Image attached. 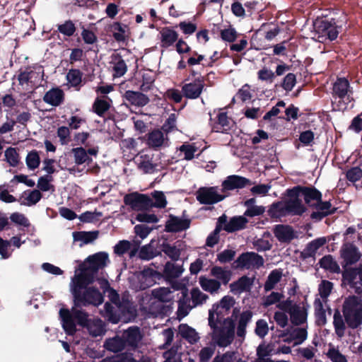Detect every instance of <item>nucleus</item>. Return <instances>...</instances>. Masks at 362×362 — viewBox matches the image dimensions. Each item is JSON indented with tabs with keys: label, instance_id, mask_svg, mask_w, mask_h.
<instances>
[{
	"label": "nucleus",
	"instance_id": "1",
	"mask_svg": "<svg viewBox=\"0 0 362 362\" xmlns=\"http://www.w3.org/2000/svg\"><path fill=\"white\" fill-rule=\"evenodd\" d=\"M62 327L69 334H73L76 331V322L81 326H86L90 335L93 337L102 336L105 333L104 324L101 320H88L86 313L73 308L70 312L67 309L62 308L59 310Z\"/></svg>",
	"mask_w": 362,
	"mask_h": 362
},
{
	"label": "nucleus",
	"instance_id": "2",
	"mask_svg": "<svg viewBox=\"0 0 362 362\" xmlns=\"http://www.w3.org/2000/svg\"><path fill=\"white\" fill-rule=\"evenodd\" d=\"M90 278L83 279L81 275H78L75 272L74 277L70 284V290L74 297L75 305L76 308L78 305H93L98 306L103 301L102 293L95 288L89 286L85 289L81 294L80 290L83 286L92 281Z\"/></svg>",
	"mask_w": 362,
	"mask_h": 362
},
{
	"label": "nucleus",
	"instance_id": "3",
	"mask_svg": "<svg viewBox=\"0 0 362 362\" xmlns=\"http://www.w3.org/2000/svg\"><path fill=\"white\" fill-rule=\"evenodd\" d=\"M99 284L103 290L107 293L110 300L115 304V307L106 303L104 309L100 311L102 315L107 318L110 322L116 324L121 317V314L125 315L126 313H133L129 303L126 300L119 301V295L112 288H109L108 282L106 280H99Z\"/></svg>",
	"mask_w": 362,
	"mask_h": 362
},
{
	"label": "nucleus",
	"instance_id": "4",
	"mask_svg": "<svg viewBox=\"0 0 362 362\" xmlns=\"http://www.w3.org/2000/svg\"><path fill=\"white\" fill-rule=\"evenodd\" d=\"M109 262L108 254L105 252H99L88 256L75 272L83 279L90 278L93 280L98 271L105 268Z\"/></svg>",
	"mask_w": 362,
	"mask_h": 362
},
{
	"label": "nucleus",
	"instance_id": "5",
	"mask_svg": "<svg viewBox=\"0 0 362 362\" xmlns=\"http://www.w3.org/2000/svg\"><path fill=\"white\" fill-rule=\"evenodd\" d=\"M210 327L212 339L218 346L226 347L233 341L235 324L231 318H225L222 322H214V325Z\"/></svg>",
	"mask_w": 362,
	"mask_h": 362
},
{
	"label": "nucleus",
	"instance_id": "6",
	"mask_svg": "<svg viewBox=\"0 0 362 362\" xmlns=\"http://www.w3.org/2000/svg\"><path fill=\"white\" fill-rule=\"evenodd\" d=\"M343 313L349 326L357 327L362 322V300L356 296L348 298L344 302Z\"/></svg>",
	"mask_w": 362,
	"mask_h": 362
},
{
	"label": "nucleus",
	"instance_id": "7",
	"mask_svg": "<svg viewBox=\"0 0 362 362\" xmlns=\"http://www.w3.org/2000/svg\"><path fill=\"white\" fill-rule=\"evenodd\" d=\"M235 300L233 297L226 296L217 304H214L209 313V325H214V322H222V319L229 313L233 307Z\"/></svg>",
	"mask_w": 362,
	"mask_h": 362
},
{
	"label": "nucleus",
	"instance_id": "8",
	"mask_svg": "<svg viewBox=\"0 0 362 362\" xmlns=\"http://www.w3.org/2000/svg\"><path fill=\"white\" fill-rule=\"evenodd\" d=\"M278 308L290 315L293 324L298 325L307 320V309L303 305L293 303L290 300L284 301L278 304Z\"/></svg>",
	"mask_w": 362,
	"mask_h": 362
},
{
	"label": "nucleus",
	"instance_id": "9",
	"mask_svg": "<svg viewBox=\"0 0 362 362\" xmlns=\"http://www.w3.org/2000/svg\"><path fill=\"white\" fill-rule=\"evenodd\" d=\"M172 288L175 291H180L177 315V318L181 320L189 314L192 306L190 305V300L188 297L187 289L181 282L173 281L172 284Z\"/></svg>",
	"mask_w": 362,
	"mask_h": 362
},
{
	"label": "nucleus",
	"instance_id": "10",
	"mask_svg": "<svg viewBox=\"0 0 362 362\" xmlns=\"http://www.w3.org/2000/svg\"><path fill=\"white\" fill-rule=\"evenodd\" d=\"M314 28L317 36H315L319 42L323 41L325 37L330 40H335L338 36L337 28L326 20H317L314 23Z\"/></svg>",
	"mask_w": 362,
	"mask_h": 362
},
{
	"label": "nucleus",
	"instance_id": "11",
	"mask_svg": "<svg viewBox=\"0 0 362 362\" xmlns=\"http://www.w3.org/2000/svg\"><path fill=\"white\" fill-rule=\"evenodd\" d=\"M227 195L221 194L217 187H201L197 192V199L204 204H213L222 201Z\"/></svg>",
	"mask_w": 362,
	"mask_h": 362
},
{
	"label": "nucleus",
	"instance_id": "12",
	"mask_svg": "<svg viewBox=\"0 0 362 362\" xmlns=\"http://www.w3.org/2000/svg\"><path fill=\"white\" fill-rule=\"evenodd\" d=\"M286 203L289 214L291 215H301L305 208L302 204L300 187H295L287 191Z\"/></svg>",
	"mask_w": 362,
	"mask_h": 362
},
{
	"label": "nucleus",
	"instance_id": "13",
	"mask_svg": "<svg viewBox=\"0 0 362 362\" xmlns=\"http://www.w3.org/2000/svg\"><path fill=\"white\" fill-rule=\"evenodd\" d=\"M124 202L136 211H144L153 206V202L148 196L138 193L126 195Z\"/></svg>",
	"mask_w": 362,
	"mask_h": 362
},
{
	"label": "nucleus",
	"instance_id": "14",
	"mask_svg": "<svg viewBox=\"0 0 362 362\" xmlns=\"http://www.w3.org/2000/svg\"><path fill=\"white\" fill-rule=\"evenodd\" d=\"M141 307L148 317L156 316L160 313L163 308L161 303L153 297L152 295H146L143 297Z\"/></svg>",
	"mask_w": 362,
	"mask_h": 362
},
{
	"label": "nucleus",
	"instance_id": "15",
	"mask_svg": "<svg viewBox=\"0 0 362 362\" xmlns=\"http://www.w3.org/2000/svg\"><path fill=\"white\" fill-rule=\"evenodd\" d=\"M238 267L246 269L259 268L264 264L263 258L255 252H246L236 260Z\"/></svg>",
	"mask_w": 362,
	"mask_h": 362
},
{
	"label": "nucleus",
	"instance_id": "16",
	"mask_svg": "<svg viewBox=\"0 0 362 362\" xmlns=\"http://www.w3.org/2000/svg\"><path fill=\"white\" fill-rule=\"evenodd\" d=\"M249 180L238 175H230L222 183V192L244 187Z\"/></svg>",
	"mask_w": 362,
	"mask_h": 362
},
{
	"label": "nucleus",
	"instance_id": "17",
	"mask_svg": "<svg viewBox=\"0 0 362 362\" xmlns=\"http://www.w3.org/2000/svg\"><path fill=\"white\" fill-rule=\"evenodd\" d=\"M178 38V33L169 27L163 28L159 33L160 47L168 48L172 46Z\"/></svg>",
	"mask_w": 362,
	"mask_h": 362
},
{
	"label": "nucleus",
	"instance_id": "18",
	"mask_svg": "<svg viewBox=\"0 0 362 362\" xmlns=\"http://www.w3.org/2000/svg\"><path fill=\"white\" fill-rule=\"evenodd\" d=\"M341 256L346 265L356 262L360 258L357 248L350 243H346L342 246Z\"/></svg>",
	"mask_w": 362,
	"mask_h": 362
},
{
	"label": "nucleus",
	"instance_id": "19",
	"mask_svg": "<svg viewBox=\"0 0 362 362\" xmlns=\"http://www.w3.org/2000/svg\"><path fill=\"white\" fill-rule=\"evenodd\" d=\"M274 233L278 240L281 243L290 242L296 237L293 228L286 225H276L274 228Z\"/></svg>",
	"mask_w": 362,
	"mask_h": 362
},
{
	"label": "nucleus",
	"instance_id": "20",
	"mask_svg": "<svg viewBox=\"0 0 362 362\" xmlns=\"http://www.w3.org/2000/svg\"><path fill=\"white\" fill-rule=\"evenodd\" d=\"M204 86V81L199 78L192 83L185 84L182 87V91L187 98L194 99L200 95Z\"/></svg>",
	"mask_w": 362,
	"mask_h": 362
},
{
	"label": "nucleus",
	"instance_id": "21",
	"mask_svg": "<svg viewBox=\"0 0 362 362\" xmlns=\"http://www.w3.org/2000/svg\"><path fill=\"white\" fill-rule=\"evenodd\" d=\"M98 231H79L73 232L72 233L74 243L78 245L80 247L93 243L98 238Z\"/></svg>",
	"mask_w": 362,
	"mask_h": 362
},
{
	"label": "nucleus",
	"instance_id": "22",
	"mask_svg": "<svg viewBox=\"0 0 362 362\" xmlns=\"http://www.w3.org/2000/svg\"><path fill=\"white\" fill-rule=\"evenodd\" d=\"M138 279L141 283L139 288L145 289L156 283L158 279V274L153 269L148 268L139 274Z\"/></svg>",
	"mask_w": 362,
	"mask_h": 362
},
{
	"label": "nucleus",
	"instance_id": "23",
	"mask_svg": "<svg viewBox=\"0 0 362 362\" xmlns=\"http://www.w3.org/2000/svg\"><path fill=\"white\" fill-rule=\"evenodd\" d=\"M253 284V280L246 276L240 277L236 281L230 284V290L234 294H240L249 291Z\"/></svg>",
	"mask_w": 362,
	"mask_h": 362
},
{
	"label": "nucleus",
	"instance_id": "24",
	"mask_svg": "<svg viewBox=\"0 0 362 362\" xmlns=\"http://www.w3.org/2000/svg\"><path fill=\"white\" fill-rule=\"evenodd\" d=\"M122 338L125 344L134 347L141 340L142 335L139 327H132L124 332Z\"/></svg>",
	"mask_w": 362,
	"mask_h": 362
},
{
	"label": "nucleus",
	"instance_id": "25",
	"mask_svg": "<svg viewBox=\"0 0 362 362\" xmlns=\"http://www.w3.org/2000/svg\"><path fill=\"white\" fill-rule=\"evenodd\" d=\"M300 197L304 199L305 202L312 207H314L321 199V193L315 189L300 188Z\"/></svg>",
	"mask_w": 362,
	"mask_h": 362
},
{
	"label": "nucleus",
	"instance_id": "26",
	"mask_svg": "<svg viewBox=\"0 0 362 362\" xmlns=\"http://www.w3.org/2000/svg\"><path fill=\"white\" fill-rule=\"evenodd\" d=\"M189 227V221L175 216H170L165 225L168 232H177L185 230Z\"/></svg>",
	"mask_w": 362,
	"mask_h": 362
},
{
	"label": "nucleus",
	"instance_id": "27",
	"mask_svg": "<svg viewBox=\"0 0 362 362\" xmlns=\"http://www.w3.org/2000/svg\"><path fill=\"white\" fill-rule=\"evenodd\" d=\"M210 274L216 280L219 281L221 284H227L232 277V272L229 269L219 266L213 267L210 270Z\"/></svg>",
	"mask_w": 362,
	"mask_h": 362
},
{
	"label": "nucleus",
	"instance_id": "28",
	"mask_svg": "<svg viewBox=\"0 0 362 362\" xmlns=\"http://www.w3.org/2000/svg\"><path fill=\"white\" fill-rule=\"evenodd\" d=\"M314 207L316 211L311 214V217L317 220H321L323 217L332 214L335 211L329 202H322L321 199Z\"/></svg>",
	"mask_w": 362,
	"mask_h": 362
},
{
	"label": "nucleus",
	"instance_id": "29",
	"mask_svg": "<svg viewBox=\"0 0 362 362\" xmlns=\"http://www.w3.org/2000/svg\"><path fill=\"white\" fill-rule=\"evenodd\" d=\"M199 284L204 291L211 294L218 293L221 286L219 281L206 276H199Z\"/></svg>",
	"mask_w": 362,
	"mask_h": 362
},
{
	"label": "nucleus",
	"instance_id": "30",
	"mask_svg": "<svg viewBox=\"0 0 362 362\" xmlns=\"http://www.w3.org/2000/svg\"><path fill=\"white\" fill-rule=\"evenodd\" d=\"M124 97L129 103L139 107L146 105L149 101V99L146 95L136 91L127 90L124 93Z\"/></svg>",
	"mask_w": 362,
	"mask_h": 362
},
{
	"label": "nucleus",
	"instance_id": "31",
	"mask_svg": "<svg viewBox=\"0 0 362 362\" xmlns=\"http://www.w3.org/2000/svg\"><path fill=\"white\" fill-rule=\"evenodd\" d=\"M43 99L47 104L58 106L63 101L64 93L59 88H52L45 93Z\"/></svg>",
	"mask_w": 362,
	"mask_h": 362
},
{
	"label": "nucleus",
	"instance_id": "32",
	"mask_svg": "<svg viewBox=\"0 0 362 362\" xmlns=\"http://www.w3.org/2000/svg\"><path fill=\"white\" fill-rule=\"evenodd\" d=\"M247 223V219L244 216H234L225 224L224 229L229 232H234L243 229Z\"/></svg>",
	"mask_w": 362,
	"mask_h": 362
},
{
	"label": "nucleus",
	"instance_id": "33",
	"mask_svg": "<svg viewBox=\"0 0 362 362\" xmlns=\"http://www.w3.org/2000/svg\"><path fill=\"white\" fill-rule=\"evenodd\" d=\"M180 334L189 343L194 344L199 339L197 332L187 324H182L178 327Z\"/></svg>",
	"mask_w": 362,
	"mask_h": 362
},
{
	"label": "nucleus",
	"instance_id": "34",
	"mask_svg": "<svg viewBox=\"0 0 362 362\" xmlns=\"http://www.w3.org/2000/svg\"><path fill=\"white\" fill-rule=\"evenodd\" d=\"M174 289L171 291L169 288L160 287L152 290L151 295L160 303L170 302L174 298Z\"/></svg>",
	"mask_w": 362,
	"mask_h": 362
},
{
	"label": "nucleus",
	"instance_id": "35",
	"mask_svg": "<svg viewBox=\"0 0 362 362\" xmlns=\"http://www.w3.org/2000/svg\"><path fill=\"white\" fill-rule=\"evenodd\" d=\"M287 334L293 339L294 346L301 344L308 337V332L305 327L291 328L287 331Z\"/></svg>",
	"mask_w": 362,
	"mask_h": 362
},
{
	"label": "nucleus",
	"instance_id": "36",
	"mask_svg": "<svg viewBox=\"0 0 362 362\" xmlns=\"http://www.w3.org/2000/svg\"><path fill=\"white\" fill-rule=\"evenodd\" d=\"M166 138L160 130H154L148 134V144L152 148L160 147L165 144Z\"/></svg>",
	"mask_w": 362,
	"mask_h": 362
},
{
	"label": "nucleus",
	"instance_id": "37",
	"mask_svg": "<svg viewBox=\"0 0 362 362\" xmlns=\"http://www.w3.org/2000/svg\"><path fill=\"white\" fill-rule=\"evenodd\" d=\"M252 314L250 311L247 310L241 313L238 325L237 335L239 337L244 338L246 333V327L250 322Z\"/></svg>",
	"mask_w": 362,
	"mask_h": 362
},
{
	"label": "nucleus",
	"instance_id": "38",
	"mask_svg": "<svg viewBox=\"0 0 362 362\" xmlns=\"http://www.w3.org/2000/svg\"><path fill=\"white\" fill-rule=\"evenodd\" d=\"M184 272L182 265L173 262H167L164 268V274L168 279L179 277Z\"/></svg>",
	"mask_w": 362,
	"mask_h": 362
},
{
	"label": "nucleus",
	"instance_id": "39",
	"mask_svg": "<svg viewBox=\"0 0 362 362\" xmlns=\"http://www.w3.org/2000/svg\"><path fill=\"white\" fill-rule=\"evenodd\" d=\"M245 206L247 207L244 213L245 216L253 217L262 214L265 211V209L262 206H257L255 204V199L252 198L245 202Z\"/></svg>",
	"mask_w": 362,
	"mask_h": 362
},
{
	"label": "nucleus",
	"instance_id": "40",
	"mask_svg": "<svg viewBox=\"0 0 362 362\" xmlns=\"http://www.w3.org/2000/svg\"><path fill=\"white\" fill-rule=\"evenodd\" d=\"M287 206L286 200L273 204L269 209V214L275 218L285 216L290 214Z\"/></svg>",
	"mask_w": 362,
	"mask_h": 362
},
{
	"label": "nucleus",
	"instance_id": "41",
	"mask_svg": "<svg viewBox=\"0 0 362 362\" xmlns=\"http://www.w3.org/2000/svg\"><path fill=\"white\" fill-rule=\"evenodd\" d=\"M233 121L228 118L225 112H221L218 114V126L216 127L217 129V132L228 133V132L233 127Z\"/></svg>",
	"mask_w": 362,
	"mask_h": 362
},
{
	"label": "nucleus",
	"instance_id": "42",
	"mask_svg": "<svg viewBox=\"0 0 362 362\" xmlns=\"http://www.w3.org/2000/svg\"><path fill=\"white\" fill-rule=\"evenodd\" d=\"M349 88V83L348 80L344 78H339L334 84L333 92L339 98H342L346 95Z\"/></svg>",
	"mask_w": 362,
	"mask_h": 362
},
{
	"label": "nucleus",
	"instance_id": "43",
	"mask_svg": "<svg viewBox=\"0 0 362 362\" xmlns=\"http://www.w3.org/2000/svg\"><path fill=\"white\" fill-rule=\"evenodd\" d=\"M282 278V272L279 269H274L269 274L267 280L264 284V290L269 291L275 288L277 283Z\"/></svg>",
	"mask_w": 362,
	"mask_h": 362
},
{
	"label": "nucleus",
	"instance_id": "44",
	"mask_svg": "<svg viewBox=\"0 0 362 362\" xmlns=\"http://www.w3.org/2000/svg\"><path fill=\"white\" fill-rule=\"evenodd\" d=\"M42 197L39 190L26 191L22 195V204L31 206L38 202Z\"/></svg>",
	"mask_w": 362,
	"mask_h": 362
},
{
	"label": "nucleus",
	"instance_id": "45",
	"mask_svg": "<svg viewBox=\"0 0 362 362\" xmlns=\"http://www.w3.org/2000/svg\"><path fill=\"white\" fill-rule=\"evenodd\" d=\"M112 68L113 69L114 77H120L127 71V65L124 61L120 57L115 56L112 60Z\"/></svg>",
	"mask_w": 362,
	"mask_h": 362
},
{
	"label": "nucleus",
	"instance_id": "46",
	"mask_svg": "<svg viewBox=\"0 0 362 362\" xmlns=\"http://www.w3.org/2000/svg\"><path fill=\"white\" fill-rule=\"evenodd\" d=\"M124 346V340L118 337L107 339L104 344L106 349L115 353L121 351Z\"/></svg>",
	"mask_w": 362,
	"mask_h": 362
},
{
	"label": "nucleus",
	"instance_id": "47",
	"mask_svg": "<svg viewBox=\"0 0 362 362\" xmlns=\"http://www.w3.org/2000/svg\"><path fill=\"white\" fill-rule=\"evenodd\" d=\"M72 153L74 154L75 163L77 165L91 160L88 157L87 151L82 147L73 148Z\"/></svg>",
	"mask_w": 362,
	"mask_h": 362
},
{
	"label": "nucleus",
	"instance_id": "48",
	"mask_svg": "<svg viewBox=\"0 0 362 362\" xmlns=\"http://www.w3.org/2000/svg\"><path fill=\"white\" fill-rule=\"evenodd\" d=\"M333 324L337 335L339 337H342L344 335L346 327L344 320L339 311H336L334 314Z\"/></svg>",
	"mask_w": 362,
	"mask_h": 362
},
{
	"label": "nucleus",
	"instance_id": "49",
	"mask_svg": "<svg viewBox=\"0 0 362 362\" xmlns=\"http://www.w3.org/2000/svg\"><path fill=\"white\" fill-rule=\"evenodd\" d=\"M37 74L40 75V74L43 73V69L40 66H37L34 68V70L31 71H26L23 73H21L18 76V80L21 84H23L24 83L27 82H33V75L34 74Z\"/></svg>",
	"mask_w": 362,
	"mask_h": 362
},
{
	"label": "nucleus",
	"instance_id": "50",
	"mask_svg": "<svg viewBox=\"0 0 362 362\" xmlns=\"http://www.w3.org/2000/svg\"><path fill=\"white\" fill-rule=\"evenodd\" d=\"M26 165L30 170L37 168L40 163V159L38 153L36 151H30L28 153L25 159Z\"/></svg>",
	"mask_w": 362,
	"mask_h": 362
},
{
	"label": "nucleus",
	"instance_id": "51",
	"mask_svg": "<svg viewBox=\"0 0 362 362\" xmlns=\"http://www.w3.org/2000/svg\"><path fill=\"white\" fill-rule=\"evenodd\" d=\"M320 266L332 272H337L339 267L332 256L328 255L322 257L320 262Z\"/></svg>",
	"mask_w": 362,
	"mask_h": 362
},
{
	"label": "nucleus",
	"instance_id": "52",
	"mask_svg": "<svg viewBox=\"0 0 362 362\" xmlns=\"http://www.w3.org/2000/svg\"><path fill=\"white\" fill-rule=\"evenodd\" d=\"M6 160L10 165L15 167L19 163V156L17 151L14 148H8L5 151Z\"/></svg>",
	"mask_w": 362,
	"mask_h": 362
},
{
	"label": "nucleus",
	"instance_id": "53",
	"mask_svg": "<svg viewBox=\"0 0 362 362\" xmlns=\"http://www.w3.org/2000/svg\"><path fill=\"white\" fill-rule=\"evenodd\" d=\"M102 216V213L94 211H86L83 213L80 216L79 219L83 222L86 223H95L100 220Z\"/></svg>",
	"mask_w": 362,
	"mask_h": 362
},
{
	"label": "nucleus",
	"instance_id": "54",
	"mask_svg": "<svg viewBox=\"0 0 362 362\" xmlns=\"http://www.w3.org/2000/svg\"><path fill=\"white\" fill-rule=\"evenodd\" d=\"M153 241H151L150 244L146 245L141 248L139 253V256L141 259L148 260L155 257L156 252L151 245Z\"/></svg>",
	"mask_w": 362,
	"mask_h": 362
},
{
	"label": "nucleus",
	"instance_id": "55",
	"mask_svg": "<svg viewBox=\"0 0 362 362\" xmlns=\"http://www.w3.org/2000/svg\"><path fill=\"white\" fill-rule=\"evenodd\" d=\"M191 296L192 302L194 303L193 306L202 304L208 299V296L197 288L192 290Z\"/></svg>",
	"mask_w": 362,
	"mask_h": 362
},
{
	"label": "nucleus",
	"instance_id": "56",
	"mask_svg": "<svg viewBox=\"0 0 362 362\" xmlns=\"http://www.w3.org/2000/svg\"><path fill=\"white\" fill-rule=\"evenodd\" d=\"M333 288L332 283L328 281H322L320 284L319 285V293L320 295V297L322 299H323L324 301L327 300V298L330 294Z\"/></svg>",
	"mask_w": 362,
	"mask_h": 362
},
{
	"label": "nucleus",
	"instance_id": "57",
	"mask_svg": "<svg viewBox=\"0 0 362 362\" xmlns=\"http://www.w3.org/2000/svg\"><path fill=\"white\" fill-rule=\"evenodd\" d=\"M81 73L80 71L76 69L70 70L66 75V79L72 86H77L79 85L81 82Z\"/></svg>",
	"mask_w": 362,
	"mask_h": 362
},
{
	"label": "nucleus",
	"instance_id": "58",
	"mask_svg": "<svg viewBox=\"0 0 362 362\" xmlns=\"http://www.w3.org/2000/svg\"><path fill=\"white\" fill-rule=\"evenodd\" d=\"M10 218L13 223L20 227L26 228L30 226L28 219L22 214L13 213L11 215Z\"/></svg>",
	"mask_w": 362,
	"mask_h": 362
},
{
	"label": "nucleus",
	"instance_id": "59",
	"mask_svg": "<svg viewBox=\"0 0 362 362\" xmlns=\"http://www.w3.org/2000/svg\"><path fill=\"white\" fill-rule=\"evenodd\" d=\"M327 242L325 237L317 238L310 242L307 246V251L309 255H313L316 251L322 246H323Z\"/></svg>",
	"mask_w": 362,
	"mask_h": 362
},
{
	"label": "nucleus",
	"instance_id": "60",
	"mask_svg": "<svg viewBox=\"0 0 362 362\" xmlns=\"http://www.w3.org/2000/svg\"><path fill=\"white\" fill-rule=\"evenodd\" d=\"M221 37L223 40L232 42L237 38L238 33L235 28L228 27L227 28L223 29L221 31Z\"/></svg>",
	"mask_w": 362,
	"mask_h": 362
},
{
	"label": "nucleus",
	"instance_id": "61",
	"mask_svg": "<svg viewBox=\"0 0 362 362\" xmlns=\"http://www.w3.org/2000/svg\"><path fill=\"white\" fill-rule=\"evenodd\" d=\"M281 298L282 295L280 293L272 292L269 295L263 298L262 305L264 307H268L278 303Z\"/></svg>",
	"mask_w": 362,
	"mask_h": 362
},
{
	"label": "nucleus",
	"instance_id": "62",
	"mask_svg": "<svg viewBox=\"0 0 362 362\" xmlns=\"http://www.w3.org/2000/svg\"><path fill=\"white\" fill-rule=\"evenodd\" d=\"M215 351L214 347L207 346L201 349L199 354V360L200 362H208L212 357Z\"/></svg>",
	"mask_w": 362,
	"mask_h": 362
},
{
	"label": "nucleus",
	"instance_id": "63",
	"mask_svg": "<svg viewBox=\"0 0 362 362\" xmlns=\"http://www.w3.org/2000/svg\"><path fill=\"white\" fill-rule=\"evenodd\" d=\"M327 356L332 362H347L346 356L334 348L329 350Z\"/></svg>",
	"mask_w": 362,
	"mask_h": 362
},
{
	"label": "nucleus",
	"instance_id": "64",
	"mask_svg": "<svg viewBox=\"0 0 362 362\" xmlns=\"http://www.w3.org/2000/svg\"><path fill=\"white\" fill-rule=\"evenodd\" d=\"M163 357L165 358L164 362H181L180 356L175 348H172L165 351L163 354Z\"/></svg>",
	"mask_w": 362,
	"mask_h": 362
}]
</instances>
